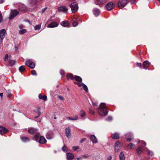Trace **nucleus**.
Listing matches in <instances>:
<instances>
[{
	"mask_svg": "<svg viewBox=\"0 0 160 160\" xmlns=\"http://www.w3.org/2000/svg\"><path fill=\"white\" fill-rule=\"evenodd\" d=\"M83 157L84 158H86L89 157L88 156L84 155L83 156Z\"/></svg>",
	"mask_w": 160,
	"mask_h": 160,
	"instance_id": "obj_59",
	"label": "nucleus"
},
{
	"mask_svg": "<svg viewBox=\"0 0 160 160\" xmlns=\"http://www.w3.org/2000/svg\"><path fill=\"white\" fill-rule=\"evenodd\" d=\"M140 142V143L143 145V146H146V143L145 142H144L143 141H141L140 142L139 141V142H138V143H139Z\"/></svg>",
	"mask_w": 160,
	"mask_h": 160,
	"instance_id": "obj_46",
	"label": "nucleus"
},
{
	"mask_svg": "<svg viewBox=\"0 0 160 160\" xmlns=\"http://www.w3.org/2000/svg\"><path fill=\"white\" fill-rule=\"evenodd\" d=\"M111 137L113 139H117L119 138V135L118 133H116L112 134Z\"/></svg>",
	"mask_w": 160,
	"mask_h": 160,
	"instance_id": "obj_25",
	"label": "nucleus"
},
{
	"mask_svg": "<svg viewBox=\"0 0 160 160\" xmlns=\"http://www.w3.org/2000/svg\"><path fill=\"white\" fill-rule=\"evenodd\" d=\"M60 73L61 75L64 74V71L63 70H61L60 71Z\"/></svg>",
	"mask_w": 160,
	"mask_h": 160,
	"instance_id": "obj_52",
	"label": "nucleus"
},
{
	"mask_svg": "<svg viewBox=\"0 0 160 160\" xmlns=\"http://www.w3.org/2000/svg\"><path fill=\"white\" fill-rule=\"evenodd\" d=\"M112 158V157L111 156H110L108 158V160H111Z\"/></svg>",
	"mask_w": 160,
	"mask_h": 160,
	"instance_id": "obj_57",
	"label": "nucleus"
},
{
	"mask_svg": "<svg viewBox=\"0 0 160 160\" xmlns=\"http://www.w3.org/2000/svg\"><path fill=\"white\" fill-rule=\"evenodd\" d=\"M3 96V93H0V96L2 98Z\"/></svg>",
	"mask_w": 160,
	"mask_h": 160,
	"instance_id": "obj_61",
	"label": "nucleus"
},
{
	"mask_svg": "<svg viewBox=\"0 0 160 160\" xmlns=\"http://www.w3.org/2000/svg\"><path fill=\"white\" fill-rule=\"evenodd\" d=\"M76 0H68V1L70 2H72V1H75Z\"/></svg>",
	"mask_w": 160,
	"mask_h": 160,
	"instance_id": "obj_60",
	"label": "nucleus"
},
{
	"mask_svg": "<svg viewBox=\"0 0 160 160\" xmlns=\"http://www.w3.org/2000/svg\"><path fill=\"white\" fill-rule=\"evenodd\" d=\"M59 98L60 100H64V98H63L62 96H59Z\"/></svg>",
	"mask_w": 160,
	"mask_h": 160,
	"instance_id": "obj_54",
	"label": "nucleus"
},
{
	"mask_svg": "<svg viewBox=\"0 0 160 160\" xmlns=\"http://www.w3.org/2000/svg\"><path fill=\"white\" fill-rule=\"evenodd\" d=\"M46 137L47 139H51L52 138V132H48L47 134Z\"/></svg>",
	"mask_w": 160,
	"mask_h": 160,
	"instance_id": "obj_22",
	"label": "nucleus"
},
{
	"mask_svg": "<svg viewBox=\"0 0 160 160\" xmlns=\"http://www.w3.org/2000/svg\"><path fill=\"white\" fill-rule=\"evenodd\" d=\"M89 112L92 114H94L95 113L94 111L91 109H90Z\"/></svg>",
	"mask_w": 160,
	"mask_h": 160,
	"instance_id": "obj_47",
	"label": "nucleus"
},
{
	"mask_svg": "<svg viewBox=\"0 0 160 160\" xmlns=\"http://www.w3.org/2000/svg\"><path fill=\"white\" fill-rule=\"evenodd\" d=\"M19 9L20 11L23 12H25V11L24 9L22 8H21L20 7Z\"/></svg>",
	"mask_w": 160,
	"mask_h": 160,
	"instance_id": "obj_51",
	"label": "nucleus"
},
{
	"mask_svg": "<svg viewBox=\"0 0 160 160\" xmlns=\"http://www.w3.org/2000/svg\"><path fill=\"white\" fill-rule=\"evenodd\" d=\"M67 77L68 80H72L73 79V75L71 74H68L67 75Z\"/></svg>",
	"mask_w": 160,
	"mask_h": 160,
	"instance_id": "obj_28",
	"label": "nucleus"
},
{
	"mask_svg": "<svg viewBox=\"0 0 160 160\" xmlns=\"http://www.w3.org/2000/svg\"><path fill=\"white\" fill-rule=\"evenodd\" d=\"M93 12L94 14L96 16H98L100 13V10L97 8L94 9Z\"/></svg>",
	"mask_w": 160,
	"mask_h": 160,
	"instance_id": "obj_20",
	"label": "nucleus"
},
{
	"mask_svg": "<svg viewBox=\"0 0 160 160\" xmlns=\"http://www.w3.org/2000/svg\"><path fill=\"white\" fill-rule=\"evenodd\" d=\"M8 132V130L6 128L0 126V134H5Z\"/></svg>",
	"mask_w": 160,
	"mask_h": 160,
	"instance_id": "obj_10",
	"label": "nucleus"
},
{
	"mask_svg": "<svg viewBox=\"0 0 160 160\" xmlns=\"http://www.w3.org/2000/svg\"><path fill=\"white\" fill-rule=\"evenodd\" d=\"M28 132L31 134H34L37 131V129L35 128H31L28 129Z\"/></svg>",
	"mask_w": 160,
	"mask_h": 160,
	"instance_id": "obj_17",
	"label": "nucleus"
},
{
	"mask_svg": "<svg viewBox=\"0 0 160 160\" xmlns=\"http://www.w3.org/2000/svg\"><path fill=\"white\" fill-rule=\"evenodd\" d=\"M67 149V148L66 147L65 145H64L62 148V150L65 152H68Z\"/></svg>",
	"mask_w": 160,
	"mask_h": 160,
	"instance_id": "obj_38",
	"label": "nucleus"
},
{
	"mask_svg": "<svg viewBox=\"0 0 160 160\" xmlns=\"http://www.w3.org/2000/svg\"><path fill=\"white\" fill-rule=\"evenodd\" d=\"M86 140V139L85 138H82L80 141V143H82L84 141H85Z\"/></svg>",
	"mask_w": 160,
	"mask_h": 160,
	"instance_id": "obj_49",
	"label": "nucleus"
},
{
	"mask_svg": "<svg viewBox=\"0 0 160 160\" xmlns=\"http://www.w3.org/2000/svg\"><path fill=\"white\" fill-rule=\"evenodd\" d=\"M119 158L120 160H125V158L123 152H121L119 155Z\"/></svg>",
	"mask_w": 160,
	"mask_h": 160,
	"instance_id": "obj_23",
	"label": "nucleus"
},
{
	"mask_svg": "<svg viewBox=\"0 0 160 160\" xmlns=\"http://www.w3.org/2000/svg\"><path fill=\"white\" fill-rule=\"evenodd\" d=\"M38 97L39 99L46 101L47 99V96L46 95L42 96L41 94H39Z\"/></svg>",
	"mask_w": 160,
	"mask_h": 160,
	"instance_id": "obj_27",
	"label": "nucleus"
},
{
	"mask_svg": "<svg viewBox=\"0 0 160 160\" xmlns=\"http://www.w3.org/2000/svg\"><path fill=\"white\" fill-rule=\"evenodd\" d=\"M121 143L119 141L116 142L114 145V150L116 152H118L120 150L121 147Z\"/></svg>",
	"mask_w": 160,
	"mask_h": 160,
	"instance_id": "obj_7",
	"label": "nucleus"
},
{
	"mask_svg": "<svg viewBox=\"0 0 160 160\" xmlns=\"http://www.w3.org/2000/svg\"><path fill=\"white\" fill-rule=\"evenodd\" d=\"M22 141L25 142H26L29 141V139L27 137H21Z\"/></svg>",
	"mask_w": 160,
	"mask_h": 160,
	"instance_id": "obj_24",
	"label": "nucleus"
},
{
	"mask_svg": "<svg viewBox=\"0 0 160 160\" xmlns=\"http://www.w3.org/2000/svg\"><path fill=\"white\" fill-rule=\"evenodd\" d=\"M31 73L32 74V75H37L36 71L35 70H32L31 71Z\"/></svg>",
	"mask_w": 160,
	"mask_h": 160,
	"instance_id": "obj_42",
	"label": "nucleus"
},
{
	"mask_svg": "<svg viewBox=\"0 0 160 160\" xmlns=\"http://www.w3.org/2000/svg\"><path fill=\"white\" fill-rule=\"evenodd\" d=\"M9 62V63L11 65H14L15 63V61L13 60H11L10 59H9V60L8 61Z\"/></svg>",
	"mask_w": 160,
	"mask_h": 160,
	"instance_id": "obj_35",
	"label": "nucleus"
},
{
	"mask_svg": "<svg viewBox=\"0 0 160 160\" xmlns=\"http://www.w3.org/2000/svg\"><path fill=\"white\" fill-rule=\"evenodd\" d=\"M11 96V95H10V94H9L8 95V96L9 97H10Z\"/></svg>",
	"mask_w": 160,
	"mask_h": 160,
	"instance_id": "obj_64",
	"label": "nucleus"
},
{
	"mask_svg": "<svg viewBox=\"0 0 160 160\" xmlns=\"http://www.w3.org/2000/svg\"><path fill=\"white\" fill-rule=\"evenodd\" d=\"M70 7L73 13L76 12L78 9V3L76 2L72 3L70 5Z\"/></svg>",
	"mask_w": 160,
	"mask_h": 160,
	"instance_id": "obj_3",
	"label": "nucleus"
},
{
	"mask_svg": "<svg viewBox=\"0 0 160 160\" xmlns=\"http://www.w3.org/2000/svg\"><path fill=\"white\" fill-rule=\"evenodd\" d=\"M72 121H75L78 119V116H75L74 118H72Z\"/></svg>",
	"mask_w": 160,
	"mask_h": 160,
	"instance_id": "obj_43",
	"label": "nucleus"
},
{
	"mask_svg": "<svg viewBox=\"0 0 160 160\" xmlns=\"http://www.w3.org/2000/svg\"><path fill=\"white\" fill-rule=\"evenodd\" d=\"M78 23L77 22H73L72 25L74 27H76L78 25Z\"/></svg>",
	"mask_w": 160,
	"mask_h": 160,
	"instance_id": "obj_48",
	"label": "nucleus"
},
{
	"mask_svg": "<svg viewBox=\"0 0 160 160\" xmlns=\"http://www.w3.org/2000/svg\"><path fill=\"white\" fill-rule=\"evenodd\" d=\"M72 148L74 151H76L78 149H80L79 146H78L73 147H72Z\"/></svg>",
	"mask_w": 160,
	"mask_h": 160,
	"instance_id": "obj_41",
	"label": "nucleus"
},
{
	"mask_svg": "<svg viewBox=\"0 0 160 160\" xmlns=\"http://www.w3.org/2000/svg\"><path fill=\"white\" fill-rule=\"evenodd\" d=\"M68 120H72V118L69 117H67L66 118Z\"/></svg>",
	"mask_w": 160,
	"mask_h": 160,
	"instance_id": "obj_53",
	"label": "nucleus"
},
{
	"mask_svg": "<svg viewBox=\"0 0 160 160\" xmlns=\"http://www.w3.org/2000/svg\"><path fill=\"white\" fill-rule=\"evenodd\" d=\"M80 113L81 117L83 118L86 115V113L84 111L82 110H81L80 111Z\"/></svg>",
	"mask_w": 160,
	"mask_h": 160,
	"instance_id": "obj_30",
	"label": "nucleus"
},
{
	"mask_svg": "<svg viewBox=\"0 0 160 160\" xmlns=\"http://www.w3.org/2000/svg\"><path fill=\"white\" fill-rule=\"evenodd\" d=\"M61 25L63 27H67L69 26V23L67 21H64L60 23Z\"/></svg>",
	"mask_w": 160,
	"mask_h": 160,
	"instance_id": "obj_19",
	"label": "nucleus"
},
{
	"mask_svg": "<svg viewBox=\"0 0 160 160\" xmlns=\"http://www.w3.org/2000/svg\"><path fill=\"white\" fill-rule=\"evenodd\" d=\"M25 64L29 67L33 68L35 65L34 63L31 60H28L25 62Z\"/></svg>",
	"mask_w": 160,
	"mask_h": 160,
	"instance_id": "obj_6",
	"label": "nucleus"
},
{
	"mask_svg": "<svg viewBox=\"0 0 160 160\" xmlns=\"http://www.w3.org/2000/svg\"><path fill=\"white\" fill-rule=\"evenodd\" d=\"M96 0L98 2V3L99 5H101V4H103L105 2L104 1H102V0Z\"/></svg>",
	"mask_w": 160,
	"mask_h": 160,
	"instance_id": "obj_39",
	"label": "nucleus"
},
{
	"mask_svg": "<svg viewBox=\"0 0 160 160\" xmlns=\"http://www.w3.org/2000/svg\"><path fill=\"white\" fill-rule=\"evenodd\" d=\"M2 16L1 13H0V23L2 21Z\"/></svg>",
	"mask_w": 160,
	"mask_h": 160,
	"instance_id": "obj_50",
	"label": "nucleus"
},
{
	"mask_svg": "<svg viewBox=\"0 0 160 160\" xmlns=\"http://www.w3.org/2000/svg\"><path fill=\"white\" fill-rule=\"evenodd\" d=\"M67 159L68 160H72L74 158V156L73 154L70 153H67Z\"/></svg>",
	"mask_w": 160,
	"mask_h": 160,
	"instance_id": "obj_18",
	"label": "nucleus"
},
{
	"mask_svg": "<svg viewBox=\"0 0 160 160\" xmlns=\"http://www.w3.org/2000/svg\"><path fill=\"white\" fill-rule=\"evenodd\" d=\"M126 138L127 142H130L131 140L133 139V135L131 133H128L126 135Z\"/></svg>",
	"mask_w": 160,
	"mask_h": 160,
	"instance_id": "obj_11",
	"label": "nucleus"
},
{
	"mask_svg": "<svg viewBox=\"0 0 160 160\" xmlns=\"http://www.w3.org/2000/svg\"><path fill=\"white\" fill-rule=\"evenodd\" d=\"M145 149H147V150L148 151V155H149L151 156H152L153 155V153L152 151L148 150L147 148H146Z\"/></svg>",
	"mask_w": 160,
	"mask_h": 160,
	"instance_id": "obj_34",
	"label": "nucleus"
},
{
	"mask_svg": "<svg viewBox=\"0 0 160 160\" xmlns=\"http://www.w3.org/2000/svg\"><path fill=\"white\" fill-rule=\"evenodd\" d=\"M127 0H120L118 3V6L120 8H122L124 7L127 3Z\"/></svg>",
	"mask_w": 160,
	"mask_h": 160,
	"instance_id": "obj_4",
	"label": "nucleus"
},
{
	"mask_svg": "<svg viewBox=\"0 0 160 160\" xmlns=\"http://www.w3.org/2000/svg\"><path fill=\"white\" fill-rule=\"evenodd\" d=\"M4 0H0V3H1L4 2Z\"/></svg>",
	"mask_w": 160,
	"mask_h": 160,
	"instance_id": "obj_58",
	"label": "nucleus"
},
{
	"mask_svg": "<svg viewBox=\"0 0 160 160\" xmlns=\"http://www.w3.org/2000/svg\"><path fill=\"white\" fill-rule=\"evenodd\" d=\"M90 139L93 143H96L98 142L97 138L94 135H91L90 137Z\"/></svg>",
	"mask_w": 160,
	"mask_h": 160,
	"instance_id": "obj_14",
	"label": "nucleus"
},
{
	"mask_svg": "<svg viewBox=\"0 0 160 160\" xmlns=\"http://www.w3.org/2000/svg\"><path fill=\"white\" fill-rule=\"evenodd\" d=\"M33 138L37 142H38L40 143L43 144L45 143L47 140L43 136H41L39 133H37L33 137Z\"/></svg>",
	"mask_w": 160,
	"mask_h": 160,
	"instance_id": "obj_2",
	"label": "nucleus"
},
{
	"mask_svg": "<svg viewBox=\"0 0 160 160\" xmlns=\"http://www.w3.org/2000/svg\"><path fill=\"white\" fill-rule=\"evenodd\" d=\"M27 22H28L29 23L31 24L29 20H27Z\"/></svg>",
	"mask_w": 160,
	"mask_h": 160,
	"instance_id": "obj_63",
	"label": "nucleus"
},
{
	"mask_svg": "<svg viewBox=\"0 0 160 160\" xmlns=\"http://www.w3.org/2000/svg\"><path fill=\"white\" fill-rule=\"evenodd\" d=\"M98 112L101 116L104 117L108 113V111L105 104L104 103H101L98 108Z\"/></svg>",
	"mask_w": 160,
	"mask_h": 160,
	"instance_id": "obj_1",
	"label": "nucleus"
},
{
	"mask_svg": "<svg viewBox=\"0 0 160 160\" xmlns=\"http://www.w3.org/2000/svg\"><path fill=\"white\" fill-rule=\"evenodd\" d=\"M92 104H93V105L94 107H95V106H97V103L96 102H92Z\"/></svg>",
	"mask_w": 160,
	"mask_h": 160,
	"instance_id": "obj_55",
	"label": "nucleus"
},
{
	"mask_svg": "<svg viewBox=\"0 0 160 160\" xmlns=\"http://www.w3.org/2000/svg\"><path fill=\"white\" fill-rule=\"evenodd\" d=\"M74 78L75 80L78 82H79L80 83H82V78L79 76H76L74 77Z\"/></svg>",
	"mask_w": 160,
	"mask_h": 160,
	"instance_id": "obj_26",
	"label": "nucleus"
},
{
	"mask_svg": "<svg viewBox=\"0 0 160 160\" xmlns=\"http://www.w3.org/2000/svg\"><path fill=\"white\" fill-rule=\"evenodd\" d=\"M26 32V29H23L21 30H20L19 31V33L21 34H23L25 33Z\"/></svg>",
	"mask_w": 160,
	"mask_h": 160,
	"instance_id": "obj_40",
	"label": "nucleus"
},
{
	"mask_svg": "<svg viewBox=\"0 0 160 160\" xmlns=\"http://www.w3.org/2000/svg\"><path fill=\"white\" fill-rule=\"evenodd\" d=\"M6 32V30L5 29H3L0 30V38L2 40L4 38Z\"/></svg>",
	"mask_w": 160,
	"mask_h": 160,
	"instance_id": "obj_12",
	"label": "nucleus"
},
{
	"mask_svg": "<svg viewBox=\"0 0 160 160\" xmlns=\"http://www.w3.org/2000/svg\"><path fill=\"white\" fill-rule=\"evenodd\" d=\"M58 23L55 22H52L48 26V27L49 28H54L58 27Z\"/></svg>",
	"mask_w": 160,
	"mask_h": 160,
	"instance_id": "obj_13",
	"label": "nucleus"
},
{
	"mask_svg": "<svg viewBox=\"0 0 160 160\" xmlns=\"http://www.w3.org/2000/svg\"><path fill=\"white\" fill-rule=\"evenodd\" d=\"M142 150L143 149L141 146H139L136 150L137 152L139 154L141 153L142 152Z\"/></svg>",
	"mask_w": 160,
	"mask_h": 160,
	"instance_id": "obj_29",
	"label": "nucleus"
},
{
	"mask_svg": "<svg viewBox=\"0 0 160 160\" xmlns=\"http://www.w3.org/2000/svg\"><path fill=\"white\" fill-rule=\"evenodd\" d=\"M41 24L40 25H36L34 27V29L35 30L40 29L41 27Z\"/></svg>",
	"mask_w": 160,
	"mask_h": 160,
	"instance_id": "obj_33",
	"label": "nucleus"
},
{
	"mask_svg": "<svg viewBox=\"0 0 160 160\" xmlns=\"http://www.w3.org/2000/svg\"><path fill=\"white\" fill-rule=\"evenodd\" d=\"M18 11L16 10H12L11 11L10 16L9 17V19L11 20L16 17L18 14Z\"/></svg>",
	"mask_w": 160,
	"mask_h": 160,
	"instance_id": "obj_5",
	"label": "nucleus"
},
{
	"mask_svg": "<svg viewBox=\"0 0 160 160\" xmlns=\"http://www.w3.org/2000/svg\"><path fill=\"white\" fill-rule=\"evenodd\" d=\"M74 83L75 84H77L78 85V86L79 87H82V84H83V83H80V82H74Z\"/></svg>",
	"mask_w": 160,
	"mask_h": 160,
	"instance_id": "obj_37",
	"label": "nucleus"
},
{
	"mask_svg": "<svg viewBox=\"0 0 160 160\" xmlns=\"http://www.w3.org/2000/svg\"><path fill=\"white\" fill-rule=\"evenodd\" d=\"M19 71L20 72H23L25 70V68L24 66H21L19 68Z\"/></svg>",
	"mask_w": 160,
	"mask_h": 160,
	"instance_id": "obj_32",
	"label": "nucleus"
},
{
	"mask_svg": "<svg viewBox=\"0 0 160 160\" xmlns=\"http://www.w3.org/2000/svg\"><path fill=\"white\" fill-rule=\"evenodd\" d=\"M81 158H77V160H80V159Z\"/></svg>",
	"mask_w": 160,
	"mask_h": 160,
	"instance_id": "obj_62",
	"label": "nucleus"
},
{
	"mask_svg": "<svg viewBox=\"0 0 160 160\" xmlns=\"http://www.w3.org/2000/svg\"><path fill=\"white\" fill-rule=\"evenodd\" d=\"M136 65L139 68H141L142 66L141 63L137 62L136 63Z\"/></svg>",
	"mask_w": 160,
	"mask_h": 160,
	"instance_id": "obj_45",
	"label": "nucleus"
},
{
	"mask_svg": "<svg viewBox=\"0 0 160 160\" xmlns=\"http://www.w3.org/2000/svg\"><path fill=\"white\" fill-rule=\"evenodd\" d=\"M65 134L68 138H69L71 135V131L70 128L68 127L65 129Z\"/></svg>",
	"mask_w": 160,
	"mask_h": 160,
	"instance_id": "obj_9",
	"label": "nucleus"
},
{
	"mask_svg": "<svg viewBox=\"0 0 160 160\" xmlns=\"http://www.w3.org/2000/svg\"><path fill=\"white\" fill-rule=\"evenodd\" d=\"M112 120V118L111 116L108 117L106 120L108 121H111Z\"/></svg>",
	"mask_w": 160,
	"mask_h": 160,
	"instance_id": "obj_44",
	"label": "nucleus"
},
{
	"mask_svg": "<svg viewBox=\"0 0 160 160\" xmlns=\"http://www.w3.org/2000/svg\"><path fill=\"white\" fill-rule=\"evenodd\" d=\"M58 10L60 12H67L68 9L64 6L59 7L58 8Z\"/></svg>",
	"mask_w": 160,
	"mask_h": 160,
	"instance_id": "obj_15",
	"label": "nucleus"
},
{
	"mask_svg": "<svg viewBox=\"0 0 160 160\" xmlns=\"http://www.w3.org/2000/svg\"><path fill=\"white\" fill-rule=\"evenodd\" d=\"M47 9V8H45L43 9L42 10V12H44V11L46 10V9Z\"/></svg>",
	"mask_w": 160,
	"mask_h": 160,
	"instance_id": "obj_56",
	"label": "nucleus"
},
{
	"mask_svg": "<svg viewBox=\"0 0 160 160\" xmlns=\"http://www.w3.org/2000/svg\"><path fill=\"white\" fill-rule=\"evenodd\" d=\"M115 6V4L112 2H110L107 3L106 7L108 11L111 10Z\"/></svg>",
	"mask_w": 160,
	"mask_h": 160,
	"instance_id": "obj_8",
	"label": "nucleus"
},
{
	"mask_svg": "<svg viewBox=\"0 0 160 160\" xmlns=\"http://www.w3.org/2000/svg\"><path fill=\"white\" fill-rule=\"evenodd\" d=\"M127 149H133L135 147V145L131 143H130L129 144H128L127 146H126Z\"/></svg>",
	"mask_w": 160,
	"mask_h": 160,
	"instance_id": "obj_21",
	"label": "nucleus"
},
{
	"mask_svg": "<svg viewBox=\"0 0 160 160\" xmlns=\"http://www.w3.org/2000/svg\"><path fill=\"white\" fill-rule=\"evenodd\" d=\"M82 86V87L83 88L84 90L87 92L88 91V89L87 87L85 84L83 83Z\"/></svg>",
	"mask_w": 160,
	"mask_h": 160,
	"instance_id": "obj_31",
	"label": "nucleus"
},
{
	"mask_svg": "<svg viewBox=\"0 0 160 160\" xmlns=\"http://www.w3.org/2000/svg\"><path fill=\"white\" fill-rule=\"evenodd\" d=\"M150 65L149 62L148 61H144L142 64L143 67L145 69H147V68Z\"/></svg>",
	"mask_w": 160,
	"mask_h": 160,
	"instance_id": "obj_16",
	"label": "nucleus"
},
{
	"mask_svg": "<svg viewBox=\"0 0 160 160\" xmlns=\"http://www.w3.org/2000/svg\"><path fill=\"white\" fill-rule=\"evenodd\" d=\"M9 60V59L8 58V54H6L5 55V58H4V60L5 61H8Z\"/></svg>",
	"mask_w": 160,
	"mask_h": 160,
	"instance_id": "obj_36",
	"label": "nucleus"
}]
</instances>
